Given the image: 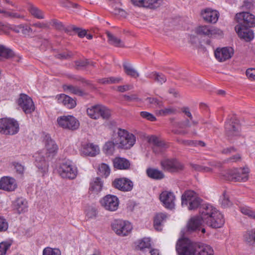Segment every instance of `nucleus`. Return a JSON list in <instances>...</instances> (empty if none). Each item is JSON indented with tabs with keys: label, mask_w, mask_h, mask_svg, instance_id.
<instances>
[{
	"label": "nucleus",
	"mask_w": 255,
	"mask_h": 255,
	"mask_svg": "<svg viewBox=\"0 0 255 255\" xmlns=\"http://www.w3.org/2000/svg\"><path fill=\"white\" fill-rule=\"evenodd\" d=\"M107 34L108 36V42L110 44L119 47H124L125 46L124 42L121 40L120 38L114 35L110 32H107Z\"/></svg>",
	"instance_id": "obj_36"
},
{
	"label": "nucleus",
	"mask_w": 255,
	"mask_h": 255,
	"mask_svg": "<svg viewBox=\"0 0 255 255\" xmlns=\"http://www.w3.org/2000/svg\"><path fill=\"white\" fill-rule=\"evenodd\" d=\"M182 112L187 117L189 118L188 119L190 120L191 121H192V119H193V116L192 115V114L191 113L189 108L187 107H183L181 109Z\"/></svg>",
	"instance_id": "obj_64"
},
{
	"label": "nucleus",
	"mask_w": 255,
	"mask_h": 255,
	"mask_svg": "<svg viewBox=\"0 0 255 255\" xmlns=\"http://www.w3.org/2000/svg\"><path fill=\"white\" fill-rule=\"evenodd\" d=\"M46 152L45 153L47 159H52L57 153L58 145L49 134H46L43 139Z\"/></svg>",
	"instance_id": "obj_16"
},
{
	"label": "nucleus",
	"mask_w": 255,
	"mask_h": 255,
	"mask_svg": "<svg viewBox=\"0 0 255 255\" xmlns=\"http://www.w3.org/2000/svg\"><path fill=\"white\" fill-rule=\"evenodd\" d=\"M113 230L119 236L122 237L128 235L132 229L131 224L128 221L117 220L112 224Z\"/></svg>",
	"instance_id": "obj_9"
},
{
	"label": "nucleus",
	"mask_w": 255,
	"mask_h": 255,
	"mask_svg": "<svg viewBox=\"0 0 255 255\" xmlns=\"http://www.w3.org/2000/svg\"><path fill=\"white\" fill-rule=\"evenodd\" d=\"M201 15L207 22L215 23L218 20L219 13L217 10L208 8L202 10Z\"/></svg>",
	"instance_id": "obj_24"
},
{
	"label": "nucleus",
	"mask_w": 255,
	"mask_h": 255,
	"mask_svg": "<svg viewBox=\"0 0 255 255\" xmlns=\"http://www.w3.org/2000/svg\"><path fill=\"white\" fill-rule=\"evenodd\" d=\"M71 28L73 31L78 33V35L80 37H83L86 35L87 31L85 29H82L75 26H72Z\"/></svg>",
	"instance_id": "obj_56"
},
{
	"label": "nucleus",
	"mask_w": 255,
	"mask_h": 255,
	"mask_svg": "<svg viewBox=\"0 0 255 255\" xmlns=\"http://www.w3.org/2000/svg\"><path fill=\"white\" fill-rule=\"evenodd\" d=\"M115 144H116V142L114 143L112 141H108L106 142L104 147V149L106 153L108 154H112L114 151Z\"/></svg>",
	"instance_id": "obj_50"
},
{
	"label": "nucleus",
	"mask_w": 255,
	"mask_h": 255,
	"mask_svg": "<svg viewBox=\"0 0 255 255\" xmlns=\"http://www.w3.org/2000/svg\"><path fill=\"white\" fill-rule=\"evenodd\" d=\"M35 158V164L36 167L38 168L39 171H40L44 175V174L48 172V164L46 157L44 156V154L42 152H38L34 155Z\"/></svg>",
	"instance_id": "obj_19"
},
{
	"label": "nucleus",
	"mask_w": 255,
	"mask_h": 255,
	"mask_svg": "<svg viewBox=\"0 0 255 255\" xmlns=\"http://www.w3.org/2000/svg\"><path fill=\"white\" fill-rule=\"evenodd\" d=\"M17 188L15 179L11 177H3L0 180V189L10 192Z\"/></svg>",
	"instance_id": "obj_25"
},
{
	"label": "nucleus",
	"mask_w": 255,
	"mask_h": 255,
	"mask_svg": "<svg viewBox=\"0 0 255 255\" xmlns=\"http://www.w3.org/2000/svg\"><path fill=\"white\" fill-rule=\"evenodd\" d=\"M176 251L178 255H213L212 248L207 245L199 246L194 249L190 243L187 240H179L176 245Z\"/></svg>",
	"instance_id": "obj_2"
},
{
	"label": "nucleus",
	"mask_w": 255,
	"mask_h": 255,
	"mask_svg": "<svg viewBox=\"0 0 255 255\" xmlns=\"http://www.w3.org/2000/svg\"><path fill=\"white\" fill-rule=\"evenodd\" d=\"M226 134L229 139L239 134L240 126L238 120L231 118L227 121L225 125Z\"/></svg>",
	"instance_id": "obj_14"
},
{
	"label": "nucleus",
	"mask_w": 255,
	"mask_h": 255,
	"mask_svg": "<svg viewBox=\"0 0 255 255\" xmlns=\"http://www.w3.org/2000/svg\"><path fill=\"white\" fill-rule=\"evenodd\" d=\"M177 113V110L175 107L168 106L163 109L156 110V114L160 116H166L168 115H175Z\"/></svg>",
	"instance_id": "obj_39"
},
{
	"label": "nucleus",
	"mask_w": 255,
	"mask_h": 255,
	"mask_svg": "<svg viewBox=\"0 0 255 255\" xmlns=\"http://www.w3.org/2000/svg\"><path fill=\"white\" fill-rule=\"evenodd\" d=\"M29 11L35 18L37 19H43L44 18L43 11L33 5L29 6Z\"/></svg>",
	"instance_id": "obj_42"
},
{
	"label": "nucleus",
	"mask_w": 255,
	"mask_h": 255,
	"mask_svg": "<svg viewBox=\"0 0 255 255\" xmlns=\"http://www.w3.org/2000/svg\"><path fill=\"white\" fill-rule=\"evenodd\" d=\"M150 241L148 238H144L139 243L138 247L140 249L148 248L150 247Z\"/></svg>",
	"instance_id": "obj_54"
},
{
	"label": "nucleus",
	"mask_w": 255,
	"mask_h": 255,
	"mask_svg": "<svg viewBox=\"0 0 255 255\" xmlns=\"http://www.w3.org/2000/svg\"><path fill=\"white\" fill-rule=\"evenodd\" d=\"M247 77L252 80H255V68H249L246 71Z\"/></svg>",
	"instance_id": "obj_62"
},
{
	"label": "nucleus",
	"mask_w": 255,
	"mask_h": 255,
	"mask_svg": "<svg viewBox=\"0 0 255 255\" xmlns=\"http://www.w3.org/2000/svg\"><path fill=\"white\" fill-rule=\"evenodd\" d=\"M43 255H61V252L58 249L46 248L43 251Z\"/></svg>",
	"instance_id": "obj_48"
},
{
	"label": "nucleus",
	"mask_w": 255,
	"mask_h": 255,
	"mask_svg": "<svg viewBox=\"0 0 255 255\" xmlns=\"http://www.w3.org/2000/svg\"><path fill=\"white\" fill-rule=\"evenodd\" d=\"M73 55L72 52L68 51L67 52H63L58 54L56 56L58 58L60 59H69L71 58Z\"/></svg>",
	"instance_id": "obj_60"
},
{
	"label": "nucleus",
	"mask_w": 255,
	"mask_h": 255,
	"mask_svg": "<svg viewBox=\"0 0 255 255\" xmlns=\"http://www.w3.org/2000/svg\"><path fill=\"white\" fill-rule=\"evenodd\" d=\"M140 115L142 118L152 122L155 121L156 120L155 117L153 115L147 112H140Z\"/></svg>",
	"instance_id": "obj_55"
},
{
	"label": "nucleus",
	"mask_w": 255,
	"mask_h": 255,
	"mask_svg": "<svg viewBox=\"0 0 255 255\" xmlns=\"http://www.w3.org/2000/svg\"><path fill=\"white\" fill-rule=\"evenodd\" d=\"M205 223L200 216H195L191 218L187 225V231L191 233L199 230L200 227Z\"/></svg>",
	"instance_id": "obj_27"
},
{
	"label": "nucleus",
	"mask_w": 255,
	"mask_h": 255,
	"mask_svg": "<svg viewBox=\"0 0 255 255\" xmlns=\"http://www.w3.org/2000/svg\"><path fill=\"white\" fill-rule=\"evenodd\" d=\"M19 131V125L13 119H0V133L5 135H14Z\"/></svg>",
	"instance_id": "obj_4"
},
{
	"label": "nucleus",
	"mask_w": 255,
	"mask_h": 255,
	"mask_svg": "<svg viewBox=\"0 0 255 255\" xmlns=\"http://www.w3.org/2000/svg\"><path fill=\"white\" fill-rule=\"evenodd\" d=\"M248 168H235L228 170L223 176L227 180L245 182L248 179Z\"/></svg>",
	"instance_id": "obj_6"
},
{
	"label": "nucleus",
	"mask_w": 255,
	"mask_h": 255,
	"mask_svg": "<svg viewBox=\"0 0 255 255\" xmlns=\"http://www.w3.org/2000/svg\"><path fill=\"white\" fill-rule=\"evenodd\" d=\"M243 240L248 245L255 246V230L246 232L243 235Z\"/></svg>",
	"instance_id": "obj_37"
},
{
	"label": "nucleus",
	"mask_w": 255,
	"mask_h": 255,
	"mask_svg": "<svg viewBox=\"0 0 255 255\" xmlns=\"http://www.w3.org/2000/svg\"><path fill=\"white\" fill-rule=\"evenodd\" d=\"M159 199L166 208L171 210L174 208L175 196L173 192L167 191L162 192Z\"/></svg>",
	"instance_id": "obj_18"
},
{
	"label": "nucleus",
	"mask_w": 255,
	"mask_h": 255,
	"mask_svg": "<svg viewBox=\"0 0 255 255\" xmlns=\"http://www.w3.org/2000/svg\"><path fill=\"white\" fill-rule=\"evenodd\" d=\"M123 68L125 72L128 76L134 78H136L139 76L138 73L132 67V66L129 63H124Z\"/></svg>",
	"instance_id": "obj_40"
},
{
	"label": "nucleus",
	"mask_w": 255,
	"mask_h": 255,
	"mask_svg": "<svg viewBox=\"0 0 255 255\" xmlns=\"http://www.w3.org/2000/svg\"><path fill=\"white\" fill-rule=\"evenodd\" d=\"M111 12L120 17H126L127 16V12L124 9L119 8L115 5L112 6Z\"/></svg>",
	"instance_id": "obj_46"
},
{
	"label": "nucleus",
	"mask_w": 255,
	"mask_h": 255,
	"mask_svg": "<svg viewBox=\"0 0 255 255\" xmlns=\"http://www.w3.org/2000/svg\"><path fill=\"white\" fill-rule=\"evenodd\" d=\"M50 24L52 26H55V27L58 29H62L63 28V25L61 22L58 21L56 19H52L50 22Z\"/></svg>",
	"instance_id": "obj_61"
},
{
	"label": "nucleus",
	"mask_w": 255,
	"mask_h": 255,
	"mask_svg": "<svg viewBox=\"0 0 255 255\" xmlns=\"http://www.w3.org/2000/svg\"><path fill=\"white\" fill-rule=\"evenodd\" d=\"M162 169L170 172H177L182 170L183 165L176 158H166L160 162Z\"/></svg>",
	"instance_id": "obj_10"
},
{
	"label": "nucleus",
	"mask_w": 255,
	"mask_h": 255,
	"mask_svg": "<svg viewBox=\"0 0 255 255\" xmlns=\"http://www.w3.org/2000/svg\"><path fill=\"white\" fill-rule=\"evenodd\" d=\"M58 171L61 177L69 179L75 178L77 174L76 168L68 162L62 163Z\"/></svg>",
	"instance_id": "obj_12"
},
{
	"label": "nucleus",
	"mask_w": 255,
	"mask_h": 255,
	"mask_svg": "<svg viewBox=\"0 0 255 255\" xmlns=\"http://www.w3.org/2000/svg\"><path fill=\"white\" fill-rule=\"evenodd\" d=\"M18 106L26 114H31L35 110V107L32 99L24 94H21L17 100Z\"/></svg>",
	"instance_id": "obj_15"
},
{
	"label": "nucleus",
	"mask_w": 255,
	"mask_h": 255,
	"mask_svg": "<svg viewBox=\"0 0 255 255\" xmlns=\"http://www.w3.org/2000/svg\"><path fill=\"white\" fill-rule=\"evenodd\" d=\"M99 171L102 175L107 177L110 174V169L107 164L103 163L100 166Z\"/></svg>",
	"instance_id": "obj_49"
},
{
	"label": "nucleus",
	"mask_w": 255,
	"mask_h": 255,
	"mask_svg": "<svg viewBox=\"0 0 255 255\" xmlns=\"http://www.w3.org/2000/svg\"><path fill=\"white\" fill-rule=\"evenodd\" d=\"M102 207L110 211H115L118 208L119 200L115 195H107L100 201Z\"/></svg>",
	"instance_id": "obj_17"
},
{
	"label": "nucleus",
	"mask_w": 255,
	"mask_h": 255,
	"mask_svg": "<svg viewBox=\"0 0 255 255\" xmlns=\"http://www.w3.org/2000/svg\"><path fill=\"white\" fill-rule=\"evenodd\" d=\"M57 101L59 103L63 104L69 109H72L76 105V102L75 100L65 94H61L58 96Z\"/></svg>",
	"instance_id": "obj_30"
},
{
	"label": "nucleus",
	"mask_w": 255,
	"mask_h": 255,
	"mask_svg": "<svg viewBox=\"0 0 255 255\" xmlns=\"http://www.w3.org/2000/svg\"><path fill=\"white\" fill-rule=\"evenodd\" d=\"M151 75H152L151 77L153 78L155 81L160 84H163L167 80L166 76L161 73L153 72L151 74Z\"/></svg>",
	"instance_id": "obj_43"
},
{
	"label": "nucleus",
	"mask_w": 255,
	"mask_h": 255,
	"mask_svg": "<svg viewBox=\"0 0 255 255\" xmlns=\"http://www.w3.org/2000/svg\"><path fill=\"white\" fill-rule=\"evenodd\" d=\"M10 241H4L0 243V255H5L6 251L11 245Z\"/></svg>",
	"instance_id": "obj_47"
},
{
	"label": "nucleus",
	"mask_w": 255,
	"mask_h": 255,
	"mask_svg": "<svg viewBox=\"0 0 255 255\" xmlns=\"http://www.w3.org/2000/svg\"><path fill=\"white\" fill-rule=\"evenodd\" d=\"M172 124L173 126L180 128H186L191 127V124L190 120L186 119L180 121H174V119H171Z\"/></svg>",
	"instance_id": "obj_41"
},
{
	"label": "nucleus",
	"mask_w": 255,
	"mask_h": 255,
	"mask_svg": "<svg viewBox=\"0 0 255 255\" xmlns=\"http://www.w3.org/2000/svg\"><path fill=\"white\" fill-rule=\"evenodd\" d=\"M12 57L16 58V61H19L18 57H15L13 52L10 49L2 45H0V59L2 58L9 59Z\"/></svg>",
	"instance_id": "obj_35"
},
{
	"label": "nucleus",
	"mask_w": 255,
	"mask_h": 255,
	"mask_svg": "<svg viewBox=\"0 0 255 255\" xmlns=\"http://www.w3.org/2000/svg\"><path fill=\"white\" fill-rule=\"evenodd\" d=\"M21 33L25 36L29 35L32 32L31 28L27 24H20Z\"/></svg>",
	"instance_id": "obj_53"
},
{
	"label": "nucleus",
	"mask_w": 255,
	"mask_h": 255,
	"mask_svg": "<svg viewBox=\"0 0 255 255\" xmlns=\"http://www.w3.org/2000/svg\"><path fill=\"white\" fill-rule=\"evenodd\" d=\"M64 91H67L69 93L79 96H83L86 95L85 92L80 87L72 85H64L63 86Z\"/></svg>",
	"instance_id": "obj_34"
},
{
	"label": "nucleus",
	"mask_w": 255,
	"mask_h": 255,
	"mask_svg": "<svg viewBox=\"0 0 255 255\" xmlns=\"http://www.w3.org/2000/svg\"><path fill=\"white\" fill-rule=\"evenodd\" d=\"M60 3L63 6L66 7H76L77 6L76 4L72 3L71 2L69 1L68 0H60Z\"/></svg>",
	"instance_id": "obj_63"
},
{
	"label": "nucleus",
	"mask_w": 255,
	"mask_h": 255,
	"mask_svg": "<svg viewBox=\"0 0 255 255\" xmlns=\"http://www.w3.org/2000/svg\"><path fill=\"white\" fill-rule=\"evenodd\" d=\"M118 134V136L116 140V143L120 148H130L135 142L134 135L132 133H128L125 129H119Z\"/></svg>",
	"instance_id": "obj_3"
},
{
	"label": "nucleus",
	"mask_w": 255,
	"mask_h": 255,
	"mask_svg": "<svg viewBox=\"0 0 255 255\" xmlns=\"http://www.w3.org/2000/svg\"><path fill=\"white\" fill-rule=\"evenodd\" d=\"M195 33L199 35L209 38L222 36L223 32L220 29L209 25H200L195 30Z\"/></svg>",
	"instance_id": "obj_8"
},
{
	"label": "nucleus",
	"mask_w": 255,
	"mask_h": 255,
	"mask_svg": "<svg viewBox=\"0 0 255 255\" xmlns=\"http://www.w3.org/2000/svg\"><path fill=\"white\" fill-rule=\"evenodd\" d=\"M131 1L134 5L154 9L162 5L163 0H131Z\"/></svg>",
	"instance_id": "obj_21"
},
{
	"label": "nucleus",
	"mask_w": 255,
	"mask_h": 255,
	"mask_svg": "<svg viewBox=\"0 0 255 255\" xmlns=\"http://www.w3.org/2000/svg\"><path fill=\"white\" fill-rule=\"evenodd\" d=\"M123 97L124 99L128 102H134L139 100V98L136 94H131L130 95H125Z\"/></svg>",
	"instance_id": "obj_59"
},
{
	"label": "nucleus",
	"mask_w": 255,
	"mask_h": 255,
	"mask_svg": "<svg viewBox=\"0 0 255 255\" xmlns=\"http://www.w3.org/2000/svg\"><path fill=\"white\" fill-rule=\"evenodd\" d=\"M241 211L243 214L247 215L251 218L255 219V212L253 211L250 207H242L241 208Z\"/></svg>",
	"instance_id": "obj_51"
},
{
	"label": "nucleus",
	"mask_w": 255,
	"mask_h": 255,
	"mask_svg": "<svg viewBox=\"0 0 255 255\" xmlns=\"http://www.w3.org/2000/svg\"><path fill=\"white\" fill-rule=\"evenodd\" d=\"M182 205L188 206L190 210H195L201 205L202 200L198 197L197 194L192 190L185 191L181 197Z\"/></svg>",
	"instance_id": "obj_5"
},
{
	"label": "nucleus",
	"mask_w": 255,
	"mask_h": 255,
	"mask_svg": "<svg viewBox=\"0 0 255 255\" xmlns=\"http://www.w3.org/2000/svg\"><path fill=\"white\" fill-rule=\"evenodd\" d=\"M148 141L154 145L153 150L156 153L162 152L164 149L168 147L163 140H160L155 135L149 136L148 137Z\"/></svg>",
	"instance_id": "obj_26"
},
{
	"label": "nucleus",
	"mask_w": 255,
	"mask_h": 255,
	"mask_svg": "<svg viewBox=\"0 0 255 255\" xmlns=\"http://www.w3.org/2000/svg\"><path fill=\"white\" fill-rule=\"evenodd\" d=\"M12 207L18 214L24 213L27 211V202L22 197L18 198L12 202Z\"/></svg>",
	"instance_id": "obj_28"
},
{
	"label": "nucleus",
	"mask_w": 255,
	"mask_h": 255,
	"mask_svg": "<svg viewBox=\"0 0 255 255\" xmlns=\"http://www.w3.org/2000/svg\"><path fill=\"white\" fill-rule=\"evenodd\" d=\"M8 226V223L6 220L3 217H0V232L7 230Z\"/></svg>",
	"instance_id": "obj_57"
},
{
	"label": "nucleus",
	"mask_w": 255,
	"mask_h": 255,
	"mask_svg": "<svg viewBox=\"0 0 255 255\" xmlns=\"http://www.w3.org/2000/svg\"><path fill=\"white\" fill-rule=\"evenodd\" d=\"M235 30L238 36L247 42L250 41L254 38V34L252 30L249 27L241 26V25H237Z\"/></svg>",
	"instance_id": "obj_23"
},
{
	"label": "nucleus",
	"mask_w": 255,
	"mask_h": 255,
	"mask_svg": "<svg viewBox=\"0 0 255 255\" xmlns=\"http://www.w3.org/2000/svg\"><path fill=\"white\" fill-rule=\"evenodd\" d=\"M102 187L103 182L99 177H97L91 182L89 190L94 193H98L102 190Z\"/></svg>",
	"instance_id": "obj_38"
},
{
	"label": "nucleus",
	"mask_w": 255,
	"mask_h": 255,
	"mask_svg": "<svg viewBox=\"0 0 255 255\" xmlns=\"http://www.w3.org/2000/svg\"><path fill=\"white\" fill-rule=\"evenodd\" d=\"M235 20L238 25L246 27H253L255 26V16L248 12H242L236 14Z\"/></svg>",
	"instance_id": "obj_11"
},
{
	"label": "nucleus",
	"mask_w": 255,
	"mask_h": 255,
	"mask_svg": "<svg viewBox=\"0 0 255 255\" xmlns=\"http://www.w3.org/2000/svg\"><path fill=\"white\" fill-rule=\"evenodd\" d=\"M82 152L85 155L95 156L99 153V148L97 145L93 143H87L83 146Z\"/></svg>",
	"instance_id": "obj_31"
},
{
	"label": "nucleus",
	"mask_w": 255,
	"mask_h": 255,
	"mask_svg": "<svg viewBox=\"0 0 255 255\" xmlns=\"http://www.w3.org/2000/svg\"><path fill=\"white\" fill-rule=\"evenodd\" d=\"M233 54L234 50L232 47L218 48L215 51V56L219 62L230 59Z\"/></svg>",
	"instance_id": "obj_22"
},
{
	"label": "nucleus",
	"mask_w": 255,
	"mask_h": 255,
	"mask_svg": "<svg viewBox=\"0 0 255 255\" xmlns=\"http://www.w3.org/2000/svg\"><path fill=\"white\" fill-rule=\"evenodd\" d=\"M167 214L166 213H159L154 217L153 225L156 230L160 231L162 230L163 224L166 221Z\"/></svg>",
	"instance_id": "obj_32"
},
{
	"label": "nucleus",
	"mask_w": 255,
	"mask_h": 255,
	"mask_svg": "<svg viewBox=\"0 0 255 255\" xmlns=\"http://www.w3.org/2000/svg\"><path fill=\"white\" fill-rule=\"evenodd\" d=\"M90 61L88 59L79 60L75 61V68L77 70H80L82 68L85 67L89 65Z\"/></svg>",
	"instance_id": "obj_52"
},
{
	"label": "nucleus",
	"mask_w": 255,
	"mask_h": 255,
	"mask_svg": "<svg viewBox=\"0 0 255 255\" xmlns=\"http://www.w3.org/2000/svg\"><path fill=\"white\" fill-rule=\"evenodd\" d=\"M146 100L151 104L153 107L160 108L163 107V102L156 98L148 97Z\"/></svg>",
	"instance_id": "obj_44"
},
{
	"label": "nucleus",
	"mask_w": 255,
	"mask_h": 255,
	"mask_svg": "<svg viewBox=\"0 0 255 255\" xmlns=\"http://www.w3.org/2000/svg\"><path fill=\"white\" fill-rule=\"evenodd\" d=\"M88 116L92 119H97L101 117L104 119H108L111 113L110 110L102 105H95L87 109Z\"/></svg>",
	"instance_id": "obj_7"
},
{
	"label": "nucleus",
	"mask_w": 255,
	"mask_h": 255,
	"mask_svg": "<svg viewBox=\"0 0 255 255\" xmlns=\"http://www.w3.org/2000/svg\"><path fill=\"white\" fill-rule=\"evenodd\" d=\"M146 174L149 177L155 180H160L164 177V175L161 171L155 168H147Z\"/></svg>",
	"instance_id": "obj_33"
},
{
	"label": "nucleus",
	"mask_w": 255,
	"mask_h": 255,
	"mask_svg": "<svg viewBox=\"0 0 255 255\" xmlns=\"http://www.w3.org/2000/svg\"><path fill=\"white\" fill-rule=\"evenodd\" d=\"M113 162L114 167L120 170L128 169L130 165L129 161L124 157H117Z\"/></svg>",
	"instance_id": "obj_29"
},
{
	"label": "nucleus",
	"mask_w": 255,
	"mask_h": 255,
	"mask_svg": "<svg viewBox=\"0 0 255 255\" xmlns=\"http://www.w3.org/2000/svg\"><path fill=\"white\" fill-rule=\"evenodd\" d=\"M57 123L58 125L64 129L70 130H75L78 128L79 123L72 116H61L57 119Z\"/></svg>",
	"instance_id": "obj_13"
},
{
	"label": "nucleus",
	"mask_w": 255,
	"mask_h": 255,
	"mask_svg": "<svg viewBox=\"0 0 255 255\" xmlns=\"http://www.w3.org/2000/svg\"><path fill=\"white\" fill-rule=\"evenodd\" d=\"M221 204L224 208L229 207L232 205V202L229 200V197L225 195V193L223 194V198L222 199Z\"/></svg>",
	"instance_id": "obj_58"
},
{
	"label": "nucleus",
	"mask_w": 255,
	"mask_h": 255,
	"mask_svg": "<svg viewBox=\"0 0 255 255\" xmlns=\"http://www.w3.org/2000/svg\"><path fill=\"white\" fill-rule=\"evenodd\" d=\"M68 77L71 80H73V81H80L82 83L85 84L87 86H91V84L90 81L86 80L84 77H81L79 75H69L68 76Z\"/></svg>",
	"instance_id": "obj_45"
},
{
	"label": "nucleus",
	"mask_w": 255,
	"mask_h": 255,
	"mask_svg": "<svg viewBox=\"0 0 255 255\" xmlns=\"http://www.w3.org/2000/svg\"><path fill=\"white\" fill-rule=\"evenodd\" d=\"M113 186L122 191H130L133 188V183L127 178H117L113 182Z\"/></svg>",
	"instance_id": "obj_20"
},
{
	"label": "nucleus",
	"mask_w": 255,
	"mask_h": 255,
	"mask_svg": "<svg viewBox=\"0 0 255 255\" xmlns=\"http://www.w3.org/2000/svg\"><path fill=\"white\" fill-rule=\"evenodd\" d=\"M200 214L205 224L210 227L219 228L224 224L223 215L211 205H202L200 208Z\"/></svg>",
	"instance_id": "obj_1"
}]
</instances>
